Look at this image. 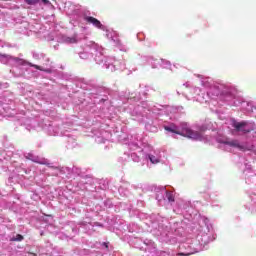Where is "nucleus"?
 I'll use <instances>...</instances> for the list:
<instances>
[{
    "label": "nucleus",
    "instance_id": "nucleus-6",
    "mask_svg": "<svg viewBox=\"0 0 256 256\" xmlns=\"http://www.w3.org/2000/svg\"><path fill=\"white\" fill-rule=\"evenodd\" d=\"M27 5H37L39 1H42L44 5H49L51 2L49 0H24Z\"/></svg>",
    "mask_w": 256,
    "mask_h": 256
},
{
    "label": "nucleus",
    "instance_id": "nucleus-10",
    "mask_svg": "<svg viewBox=\"0 0 256 256\" xmlns=\"http://www.w3.org/2000/svg\"><path fill=\"white\" fill-rule=\"evenodd\" d=\"M23 239V235L17 234L16 237L12 239V241H23Z\"/></svg>",
    "mask_w": 256,
    "mask_h": 256
},
{
    "label": "nucleus",
    "instance_id": "nucleus-7",
    "mask_svg": "<svg viewBox=\"0 0 256 256\" xmlns=\"http://www.w3.org/2000/svg\"><path fill=\"white\" fill-rule=\"evenodd\" d=\"M166 198L169 201V203H175V196L171 192L166 193Z\"/></svg>",
    "mask_w": 256,
    "mask_h": 256
},
{
    "label": "nucleus",
    "instance_id": "nucleus-11",
    "mask_svg": "<svg viewBox=\"0 0 256 256\" xmlns=\"http://www.w3.org/2000/svg\"><path fill=\"white\" fill-rule=\"evenodd\" d=\"M178 255H179V256H189V255H191V254H189V253H187V254H185V253H179Z\"/></svg>",
    "mask_w": 256,
    "mask_h": 256
},
{
    "label": "nucleus",
    "instance_id": "nucleus-9",
    "mask_svg": "<svg viewBox=\"0 0 256 256\" xmlns=\"http://www.w3.org/2000/svg\"><path fill=\"white\" fill-rule=\"evenodd\" d=\"M66 41L67 43H77V36L68 37Z\"/></svg>",
    "mask_w": 256,
    "mask_h": 256
},
{
    "label": "nucleus",
    "instance_id": "nucleus-5",
    "mask_svg": "<svg viewBox=\"0 0 256 256\" xmlns=\"http://www.w3.org/2000/svg\"><path fill=\"white\" fill-rule=\"evenodd\" d=\"M85 21H87V23H91L92 25H94V27H97V29L103 28V24H101V21L97 20V18L93 16L86 17Z\"/></svg>",
    "mask_w": 256,
    "mask_h": 256
},
{
    "label": "nucleus",
    "instance_id": "nucleus-8",
    "mask_svg": "<svg viewBox=\"0 0 256 256\" xmlns=\"http://www.w3.org/2000/svg\"><path fill=\"white\" fill-rule=\"evenodd\" d=\"M149 160H150L151 163H153V165H157V163H159V158H157L153 155L149 156Z\"/></svg>",
    "mask_w": 256,
    "mask_h": 256
},
{
    "label": "nucleus",
    "instance_id": "nucleus-3",
    "mask_svg": "<svg viewBox=\"0 0 256 256\" xmlns=\"http://www.w3.org/2000/svg\"><path fill=\"white\" fill-rule=\"evenodd\" d=\"M14 61H16V63H20V65H29V67H34V69H37L38 71H44V73H53V71L51 69H44L43 67H41L37 64L27 62L21 58H14Z\"/></svg>",
    "mask_w": 256,
    "mask_h": 256
},
{
    "label": "nucleus",
    "instance_id": "nucleus-12",
    "mask_svg": "<svg viewBox=\"0 0 256 256\" xmlns=\"http://www.w3.org/2000/svg\"><path fill=\"white\" fill-rule=\"evenodd\" d=\"M104 246L106 247V249H109V245L107 244V242H104Z\"/></svg>",
    "mask_w": 256,
    "mask_h": 256
},
{
    "label": "nucleus",
    "instance_id": "nucleus-2",
    "mask_svg": "<svg viewBox=\"0 0 256 256\" xmlns=\"http://www.w3.org/2000/svg\"><path fill=\"white\" fill-rule=\"evenodd\" d=\"M232 127H234L235 131L241 132L244 135H247V133H251V131H253L252 128H247V122L245 121H242V122L233 121Z\"/></svg>",
    "mask_w": 256,
    "mask_h": 256
},
{
    "label": "nucleus",
    "instance_id": "nucleus-14",
    "mask_svg": "<svg viewBox=\"0 0 256 256\" xmlns=\"http://www.w3.org/2000/svg\"><path fill=\"white\" fill-rule=\"evenodd\" d=\"M32 255H33V256H37V254H35V253H32Z\"/></svg>",
    "mask_w": 256,
    "mask_h": 256
},
{
    "label": "nucleus",
    "instance_id": "nucleus-13",
    "mask_svg": "<svg viewBox=\"0 0 256 256\" xmlns=\"http://www.w3.org/2000/svg\"><path fill=\"white\" fill-rule=\"evenodd\" d=\"M39 163H40V165H47L46 162H39Z\"/></svg>",
    "mask_w": 256,
    "mask_h": 256
},
{
    "label": "nucleus",
    "instance_id": "nucleus-4",
    "mask_svg": "<svg viewBox=\"0 0 256 256\" xmlns=\"http://www.w3.org/2000/svg\"><path fill=\"white\" fill-rule=\"evenodd\" d=\"M223 143L224 145H229V147H236V149H239L240 151H245V146L239 144L238 140H232V141L226 140Z\"/></svg>",
    "mask_w": 256,
    "mask_h": 256
},
{
    "label": "nucleus",
    "instance_id": "nucleus-1",
    "mask_svg": "<svg viewBox=\"0 0 256 256\" xmlns=\"http://www.w3.org/2000/svg\"><path fill=\"white\" fill-rule=\"evenodd\" d=\"M182 131H177L169 126L164 127L165 131H169L170 133H175L176 135H181V137H187L188 139L197 140L201 137V133L197 131H193L187 124H182Z\"/></svg>",
    "mask_w": 256,
    "mask_h": 256
}]
</instances>
